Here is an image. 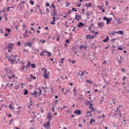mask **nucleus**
<instances>
[{"label": "nucleus", "instance_id": "nucleus-1", "mask_svg": "<svg viewBox=\"0 0 129 129\" xmlns=\"http://www.w3.org/2000/svg\"><path fill=\"white\" fill-rule=\"evenodd\" d=\"M9 44L8 45H6L5 49H13L14 48V43H8Z\"/></svg>", "mask_w": 129, "mask_h": 129}, {"label": "nucleus", "instance_id": "nucleus-2", "mask_svg": "<svg viewBox=\"0 0 129 129\" xmlns=\"http://www.w3.org/2000/svg\"><path fill=\"white\" fill-rule=\"evenodd\" d=\"M51 124H50V121H48L46 123H43V126L44 128L49 129V126H50Z\"/></svg>", "mask_w": 129, "mask_h": 129}, {"label": "nucleus", "instance_id": "nucleus-3", "mask_svg": "<svg viewBox=\"0 0 129 129\" xmlns=\"http://www.w3.org/2000/svg\"><path fill=\"white\" fill-rule=\"evenodd\" d=\"M120 59H117V58H116V60L117 61V63L118 64H121V63H123L124 62H125V61L124 60V59H123V57H122V56H120Z\"/></svg>", "mask_w": 129, "mask_h": 129}, {"label": "nucleus", "instance_id": "nucleus-4", "mask_svg": "<svg viewBox=\"0 0 129 129\" xmlns=\"http://www.w3.org/2000/svg\"><path fill=\"white\" fill-rule=\"evenodd\" d=\"M86 38L87 40H92L94 39V36L91 34H88L86 36Z\"/></svg>", "mask_w": 129, "mask_h": 129}, {"label": "nucleus", "instance_id": "nucleus-5", "mask_svg": "<svg viewBox=\"0 0 129 129\" xmlns=\"http://www.w3.org/2000/svg\"><path fill=\"white\" fill-rule=\"evenodd\" d=\"M43 77L44 78H45V79H49V75L47 74V70H45L44 71V74L43 75Z\"/></svg>", "mask_w": 129, "mask_h": 129}, {"label": "nucleus", "instance_id": "nucleus-6", "mask_svg": "<svg viewBox=\"0 0 129 129\" xmlns=\"http://www.w3.org/2000/svg\"><path fill=\"white\" fill-rule=\"evenodd\" d=\"M98 27L99 29H102V27H104V22H98Z\"/></svg>", "mask_w": 129, "mask_h": 129}, {"label": "nucleus", "instance_id": "nucleus-7", "mask_svg": "<svg viewBox=\"0 0 129 129\" xmlns=\"http://www.w3.org/2000/svg\"><path fill=\"white\" fill-rule=\"evenodd\" d=\"M74 113V114H77V115H80L81 114V110L79 109L75 110Z\"/></svg>", "mask_w": 129, "mask_h": 129}, {"label": "nucleus", "instance_id": "nucleus-8", "mask_svg": "<svg viewBox=\"0 0 129 129\" xmlns=\"http://www.w3.org/2000/svg\"><path fill=\"white\" fill-rule=\"evenodd\" d=\"M46 118L48 119V121H51V120H52V116L51 115V113H50V112L48 113Z\"/></svg>", "mask_w": 129, "mask_h": 129}, {"label": "nucleus", "instance_id": "nucleus-9", "mask_svg": "<svg viewBox=\"0 0 129 129\" xmlns=\"http://www.w3.org/2000/svg\"><path fill=\"white\" fill-rule=\"evenodd\" d=\"M27 46H28V47H32V46H33V43L30 41H28L25 44V47H27Z\"/></svg>", "mask_w": 129, "mask_h": 129}, {"label": "nucleus", "instance_id": "nucleus-10", "mask_svg": "<svg viewBox=\"0 0 129 129\" xmlns=\"http://www.w3.org/2000/svg\"><path fill=\"white\" fill-rule=\"evenodd\" d=\"M53 13H50V16H52V17H58V13L56 12V11H52Z\"/></svg>", "mask_w": 129, "mask_h": 129}, {"label": "nucleus", "instance_id": "nucleus-11", "mask_svg": "<svg viewBox=\"0 0 129 129\" xmlns=\"http://www.w3.org/2000/svg\"><path fill=\"white\" fill-rule=\"evenodd\" d=\"M53 21L50 22V25H56V23L55 22H56V17H52Z\"/></svg>", "mask_w": 129, "mask_h": 129}, {"label": "nucleus", "instance_id": "nucleus-12", "mask_svg": "<svg viewBox=\"0 0 129 129\" xmlns=\"http://www.w3.org/2000/svg\"><path fill=\"white\" fill-rule=\"evenodd\" d=\"M81 18H82V17H81V15H76V17L75 18V20H77V21H80V19H81Z\"/></svg>", "mask_w": 129, "mask_h": 129}, {"label": "nucleus", "instance_id": "nucleus-13", "mask_svg": "<svg viewBox=\"0 0 129 129\" xmlns=\"http://www.w3.org/2000/svg\"><path fill=\"white\" fill-rule=\"evenodd\" d=\"M115 20L118 22V24H121V22H122V18H119L117 19L116 18H115Z\"/></svg>", "mask_w": 129, "mask_h": 129}, {"label": "nucleus", "instance_id": "nucleus-14", "mask_svg": "<svg viewBox=\"0 0 129 129\" xmlns=\"http://www.w3.org/2000/svg\"><path fill=\"white\" fill-rule=\"evenodd\" d=\"M84 48V50H87V45H81L79 47V49L80 50L83 49Z\"/></svg>", "mask_w": 129, "mask_h": 129}, {"label": "nucleus", "instance_id": "nucleus-15", "mask_svg": "<svg viewBox=\"0 0 129 129\" xmlns=\"http://www.w3.org/2000/svg\"><path fill=\"white\" fill-rule=\"evenodd\" d=\"M107 41H109V37H108V36H106V39L103 40L102 42H103V43H106V42H107Z\"/></svg>", "mask_w": 129, "mask_h": 129}, {"label": "nucleus", "instance_id": "nucleus-16", "mask_svg": "<svg viewBox=\"0 0 129 129\" xmlns=\"http://www.w3.org/2000/svg\"><path fill=\"white\" fill-rule=\"evenodd\" d=\"M78 27H79V28H81L82 27H84V23H83L82 22H79Z\"/></svg>", "mask_w": 129, "mask_h": 129}, {"label": "nucleus", "instance_id": "nucleus-17", "mask_svg": "<svg viewBox=\"0 0 129 129\" xmlns=\"http://www.w3.org/2000/svg\"><path fill=\"white\" fill-rule=\"evenodd\" d=\"M111 21H112V18L110 17V18H107V19L106 20V24H109V23H110V22H111Z\"/></svg>", "mask_w": 129, "mask_h": 129}, {"label": "nucleus", "instance_id": "nucleus-18", "mask_svg": "<svg viewBox=\"0 0 129 129\" xmlns=\"http://www.w3.org/2000/svg\"><path fill=\"white\" fill-rule=\"evenodd\" d=\"M92 3H89L88 4H85V7L87 8H91L92 7Z\"/></svg>", "mask_w": 129, "mask_h": 129}, {"label": "nucleus", "instance_id": "nucleus-19", "mask_svg": "<svg viewBox=\"0 0 129 129\" xmlns=\"http://www.w3.org/2000/svg\"><path fill=\"white\" fill-rule=\"evenodd\" d=\"M116 34H119V35H123V31L118 30L116 31Z\"/></svg>", "mask_w": 129, "mask_h": 129}, {"label": "nucleus", "instance_id": "nucleus-20", "mask_svg": "<svg viewBox=\"0 0 129 129\" xmlns=\"http://www.w3.org/2000/svg\"><path fill=\"white\" fill-rule=\"evenodd\" d=\"M31 64L32 63H31V62L29 61L28 60L25 68H30V66H31Z\"/></svg>", "mask_w": 129, "mask_h": 129}, {"label": "nucleus", "instance_id": "nucleus-21", "mask_svg": "<svg viewBox=\"0 0 129 129\" xmlns=\"http://www.w3.org/2000/svg\"><path fill=\"white\" fill-rule=\"evenodd\" d=\"M30 78L31 79H33V80H36V79H37V78L33 76V75L32 74L30 75Z\"/></svg>", "mask_w": 129, "mask_h": 129}, {"label": "nucleus", "instance_id": "nucleus-22", "mask_svg": "<svg viewBox=\"0 0 129 129\" xmlns=\"http://www.w3.org/2000/svg\"><path fill=\"white\" fill-rule=\"evenodd\" d=\"M15 61H16V59H13L12 58H11L10 62L11 63V65L15 64Z\"/></svg>", "mask_w": 129, "mask_h": 129}, {"label": "nucleus", "instance_id": "nucleus-23", "mask_svg": "<svg viewBox=\"0 0 129 129\" xmlns=\"http://www.w3.org/2000/svg\"><path fill=\"white\" fill-rule=\"evenodd\" d=\"M85 104L86 105H88V104H90V102L88 101V100H86L85 101Z\"/></svg>", "mask_w": 129, "mask_h": 129}, {"label": "nucleus", "instance_id": "nucleus-24", "mask_svg": "<svg viewBox=\"0 0 129 129\" xmlns=\"http://www.w3.org/2000/svg\"><path fill=\"white\" fill-rule=\"evenodd\" d=\"M9 108H10V109H11V110H13V109H15V108L13 107V106L11 104L9 105Z\"/></svg>", "mask_w": 129, "mask_h": 129}, {"label": "nucleus", "instance_id": "nucleus-25", "mask_svg": "<svg viewBox=\"0 0 129 129\" xmlns=\"http://www.w3.org/2000/svg\"><path fill=\"white\" fill-rule=\"evenodd\" d=\"M29 93V91H28V90L25 89L24 90V93L23 94L24 95H27Z\"/></svg>", "mask_w": 129, "mask_h": 129}, {"label": "nucleus", "instance_id": "nucleus-26", "mask_svg": "<svg viewBox=\"0 0 129 129\" xmlns=\"http://www.w3.org/2000/svg\"><path fill=\"white\" fill-rule=\"evenodd\" d=\"M37 66H36V64L35 63H31V68H33V69H34V68H36Z\"/></svg>", "mask_w": 129, "mask_h": 129}, {"label": "nucleus", "instance_id": "nucleus-27", "mask_svg": "<svg viewBox=\"0 0 129 129\" xmlns=\"http://www.w3.org/2000/svg\"><path fill=\"white\" fill-rule=\"evenodd\" d=\"M38 93H37V91H34V92L33 93V92H31L30 93V94H31V95H34V94H37Z\"/></svg>", "mask_w": 129, "mask_h": 129}, {"label": "nucleus", "instance_id": "nucleus-28", "mask_svg": "<svg viewBox=\"0 0 129 129\" xmlns=\"http://www.w3.org/2000/svg\"><path fill=\"white\" fill-rule=\"evenodd\" d=\"M92 122H95V119L92 118L90 121V124H92Z\"/></svg>", "mask_w": 129, "mask_h": 129}, {"label": "nucleus", "instance_id": "nucleus-29", "mask_svg": "<svg viewBox=\"0 0 129 129\" xmlns=\"http://www.w3.org/2000/svg\"><path fill=\"white\" fill-rule=\"evenodd\" d=\"M77 49V46H76V45H75L72 47L73 51H76Z\"/></svg>", "mask_w": 129, "mask_h": 129}, {"label": "nucleus", "instance_id": "nucleus-30", "mask_svg": "<svg viewBox=\"0 0 129 129\" xmlns=\"http://www.w3.org/2000/svg\"><path fill=\"white\" fill-rule=\"evenodd\" d=\"M86 82H87V83H91V84H93V82L91 81L90 80H86Z\"/></svg>", "mask_w": 129, "mask_h": 129}, {"label": "nucleus", "instance_id": "nucleus-31", "mask_svg": "<svg viewBox=\"0 0 129 129\" xmlns=\"http://www.w3.org/2000/svg\"><path fill=\"white\" fill-rule=\"evenodd\" d=\"M5 72L6 74V75L8 74V73L9 72V69H8V68H5Z\"/></svg>", "mask_w": 129, "mask_h": 129}, {"label": "nucleus", "instance_id": "nucleus-32", "mask_svg": "<svg viewBox=\"0 0 129 129\" xmlns=\"http://www.w3.org/2000/svg\"><path fill=\"white\" fill-rule=\"evenodd\" d=\"M64 59H65V57L61 58V61H59V63H61V64H63V63H64Z\"/></svg>", "mask_w": 129, "mask_h": 129}, {"label": "nucleus", "instance_id": "nucleus-33", "mask_svg": "<svg viewBox=\"0 0 129 129\" xmlns=\"http://www.w3.org/2000/svg\"><path fill=\"white\" fill-rule=\"evenodd\" d=\"M29 37V34L27 33H25V34L23 35L24 38H28Z\"/></svg>", "mask_w": 129, "mask_h": 129}, {"label": "nucleus", "instance_id": "nucleus-34", "mask_svg": "<svg viewBox=\"0 0 129 129\" xmlns=\"http://www.w3.org/2000/svg\"><path fill=\"white\" fill-rule=\"evenodd\" d=\"M6 31H7V32H8V34H10V33H11V29H10V28H7V29H6Z\"/></svg>", "mask_w": 129, "mask_h": 129}, {"label": "nucleus", "instance_id": "nucleus-35", "mask_svg": "<svg viewBox=\"0 0 129 129\" xmlns=\"http://www.w3.org/2000/svg\"><path fill=\"white\" fill-rule=\"evenodd\" d=\"M115 34H116V31H111V34L112 36H114L115 35Z\"/></svg>", "mask_w": 129, "mask_h": 129}, {"label": "nucleus", "instance_id": "nucleus-36", "mask_svg": "<svg viewBox=\"0 0 129 129\" xmlns=\"http://www.w3.org/2000/svg\"><path fill=\"white\" fill-rule=\"evenodd\" d=\"M46 53L47 54H47V56H48V57H50V56H51V53L50 52V51H47V52H46Z\"/></svg>", "mask_w": 129, "mask_h": 129}, {"label": "nucleus", "instance_id": "nucleus-37", "mask_svg": "<svg viewBox=\"0 0 129 129\" xmlns=\"http://www.w3.org/2000/svg\"><path fill=\"white\" fill-rule=\"evenodd\" d=\"M98 9H99L100 11H101L102 9H103V8H103V6H100L98 5Z\"/></svg>", "mask_w": 129, "mask_h": 129}, {"label": "nucleus", "instance_id": "nucleus-38", "mask_svg": "<svg viewBox=\"0 0 129 129\" xmlns=\"http://www.w3.org/2000/svg\"><path fill=\"white\" fill-rule=\"evenodd\" d=\"M26 68V66L25 65H23V67L21 68V72H23L24 71V69Z\"/></svg>", "mask_w": 129, "mask_h": 129}, {"label": "nucleus", "instance_id": "nucleus-39", "mask_svg": "<svg viewBox=\"0 0 129 129\" xmlns=\"http://www.w3.org/2000/svg\"><path fill=\"white\" fill-rule=\"evenodd\" d=\"M118 50H119V51H122V50H123V48H122V47L119 46V47L117 48Z\"/></svg>", "mask_w": 129, "mask_h": 129}, {"label": "nucleus", "instance_id": "nucleus-40", "mask_svg": "<svg viewBox=\"0 0 129 129\" xmlns=\"http://www.w3.org/2000/svg\"><path fill=\"white\" fill-rule=\"evenodd\" d=\"M9 85H10V83L7 84L5 85V87H4V89H6V88H7V87H8V86H9Z\"/></svg>", "mask_w": 129, "mask_h": 129}, {"label": "nucleus", "instance_id": "nucleus-41", "mask_svg": "<svg viewBox=\"0 0 129 129\" xmlns=\"http://www.w3.org/2000/svg\"><path fill=\"white\" fill-rule=\"evenodd\" d=\"M89 104H90V106L89 108H92L93 107L92 106H93V104H92V103H90Z\"/></svg>", "mask_w": 129, "mask_h": 129}, {"label": "nucleus", "instance_id": "nucleus-42", "mask_svg": "<svg viewBox=\"0 0 129 129\" xmlns=\"http://www.w3.org/2000/svg\"><path fill=\"white\" fill-rule=\"evenodd\" d=\"M90 15V13H89V11H88L86 13V15L87 16V17H89Z\"/></svg>", "mask_w": 129, "mask_h": 129}, {"label": "nucleus", "instance_id": "nucleus-43", "mask_svg": "<svg viewBox=\"0 0 129 129\" xmlns=\"http://www.w3.org/2000/svg\"><path fill=\"white\" fill-rule=\"evenodd\" d=\"M84 73H85V72H82L81 74H79V76H84Z\"/></svg>", "mask_w": 129, "mask_h": 129}, {"label": "nucleus", "instance_id": "nucleus-44", "mask_svg": "<svg viewBox=\"0 0 129 129\" xmlns=\"http://www.w3.org/2000/svg\"><path fill=\"white\" fill-rule=\"evenodd\" d=\"M9 73H12V70H10L9 71H8L7 74H6L7 76H9Z\"/></svg>", "mask_w": 129, "mask_h": 129}, {"label": "nucleus", "instance_id": "nucleus-45", "mask_svg": "<svg viewBox=\"0 0 129 129\" xmlns=\"http://www.w3.org/2000/svg\"><path fill=\"white\" fill-rule=\"evenodd\" d=\"M52 8L53 9V10H52V12L56 11V7H55V5L52 6Z\"/></svg>", "mask_w": 129, "mask_h": 129}, {"label": "nucleus", "instance_id": "nucleus-46", "mask_svg": "<svg viewBox=\"0 0 129 129\" xmlns=\"http://www.w3.org/2000/svg\"><path fill=\"white\" fill-rule=\"evenodd\" d=\"M24 4H25V1H22L20 4H19V6H21V5H24Z\"/></svg>", "mask_w": 129, "mask_h": 129}, {"label": "nucleus", "instance_id": "nucleus-47", "mask_svg": "<svg viewBox=\"0 0 129 129\" xmlns=\"http://www.w3.org/2000/svg\"><path fill=\"white\" fill-rule=\"evenodd\" d=\"M73 12H77V9H75V8L73 7L72 9Z\"/></svg>", "mask_w": 129, "mask_h": 129}, {"label": "nucleus", "instance_id": "nucleus-48", "mask_svg": "<svg viewBox=\"0 0 129 129\" xmlns=\"http://www.w3.org/2000/svg\"><path fill=\"white\" fill-rule=\"evenodd\" d=\"M98 34V32H95L93 35H94L95 37H96V35Z\"/></svg>", "mask_w": 129, "mask_h": 129}, {"label": "nucleus", "instance_id": "nucleus-49", "mask_svg": "<svg viewBox=\"0 0 129 129\" xmlns=\"http://www.w3.org/2000/svg\"><path fill=\"white\" fill-rule=\"evenodd\" d=\"M46 13H47V14H49V13H50V9L46 8Z\"/></svg>", "mask_w": 129, "mask_h": 129}, {"label": "nucleus", "instance_id": "nucleus-50", "mask_svg": "<svg viewBox=\"0 0 129 129\" xmlns=\"http://www.w3.org/2000/svg\"><path fill=\"white\" fill-rule=\"evenodd\" d=\"M71 13V10H70L67 13H66V15H67V16H70Z\"/></svg>", "mask_w": 129, "mask_h": 129}, {"label": "nucleus", "instance_id": "nucleus-51", "mask_svg": "<svg viewBox=\"0 0 129 129\" xmlns=\"http://www.w3.org/2000/svg\"><path fill=\"white\" fill-rule=\"evenodd\" d=\"M43 89V91L45 92V93H46V92H47V90H45V87H43V86L41 88V89Z\"/></svg>", "mask_w": 129, "mask_h": 129}, {"label": "nucleus", "instance_id": "nucleus-52", "mask_svg": "<svg viewBox=\"0 0 129 129\" xmlns=\"http://www.w3.org/2000/svg\"><path fill=\"white\" fill-rule=\"evenodd\" d=\"M91 111H95V110H96V109H95L94 107H92L91 108Z\"/></svg>", "mask_w": 129, "mask_h": 129}, {"label": "nucleus", "instance_id": "nucleus-53", "mask_svg": "<svg viewBox=\"0 0 129 129\" xmlns=\"http://www.w3.org/2000/svg\"><path fill=\"white\" fill-rule=\"evenodd\" d=\"M29 2L32 6H34V1L30 0Z\"/></svg>", "mask_w": 129, "mask_h": 129}, {"label": "nucleus", "instance_id": "nucleus-54", "mask_svg": "<svg viewBox=\"0 0 129 129\" xmlns=\"http://www.w3.org/2000/svg\"><path fill=\"white\" fill-rule=\"evenodd\" d=\"M40 56H45V54H44V52H42L40 53Z\"/></svg>", "mask_w": 129, "mask_h": 129}, {"label": "nucleus", "instance_id": "nucleus-55", "mask_svg": "<svg viewBox=\"0 0 129 129\" xmlns=\"http://www.w3.org/2000/svg\"><path fill=\"white\" fill-rule=\"evenodd\" d=\"M66 44H69L70 43L69 39H66Z\"/></svg>", "mask_w": 129, "mask_h": 129}, {"label": "nucleus", "instance_id": "nucleus-56", "mask_svg": "<svg viewBox=\"0 0 129 129\" xmlns=\"http://www.w3.org/2000/svg\"><path fill=\"white\" fill-rule=\"evenodd\" d=\"M23 52H24V53H25V52H29V50L24 48L23 49Z\"/></svg>", "mask_w": 129, "mask_h": 129}, {"label": "nucleus", "instance_id": "nucleus-57", "mask_svg": "<svg viewBox=\"0 0 129 129\" xmlns=\"http://www.w3.org/2000/svg\"><path fill=\"white\" fill-rule=\"evenodd\" d=\"M121 70L122 73H124V72H125V69L122 68L121 69Z\"/></svg>", "mask_w": 129, "mask_h": 129}, {"label": "nucleus", "instance_id": "nucleus-58", "mask_svg": "<svg viewBox=\"0 0 129 129\" xmlns=\"http://www.w3.org/2000/svg\"><path fill=\"white\" fill-rule=\"evenodd\" d=\"M108 18H107V17H104L103 18V20H104V21H107V20Z\"/></svg>", "mask_w": 129, "mask_h": 129}, {"label": "nucleus", "instance_id": "nucleus-59", "mask_svg": "<svg viewBox=\"0 0 129 129\" xmlns=\"http://www.w3.org/2000/svg\"><path fill=\"white\" fill-rule=\"evenodd\" d=\"M60 40V36L58 35L57 38H56V41L58 42Z\"/></svg>", "mask_w": 129, "mask_h": 129}, {"label": "nucleus", "instance_id": "nucleus-60", "mask_svg": "<svg viewBox=\"0 0 129 129\" xmlns=\"http://www.w3.org/2000/svg\"><path fill=\"white\" fill-rule=\"evenodd\" d=\"M45 7H50V4L48 2H46V4L45 5Z\"/></svg>", "mask_w": 129, "mask_h": 129}, {"label": "nucleus", "instance_id": "nucleus-61", "mask_svg": "<svg viewBox=\"0 0 129 129\" xmlns=\"http://www.w3.org/2000/svg\"><path fill=\"white\" fill-rule=\"evenodd\" d=\"M6 11H7V7H5V9H3V10L2 11V12L5 13Z\"/></svg>", "mask_w": 129, "mask_h": 129}, {"label": "nucleus", "instance_id": "nucleus-62", "mask_svg": "<svg viewBox=\"0 0 129 129\" xmlns=\"http://www.w3.org/2000/svg\"><path fill=\"white\" fill-rule=\"evenodd\" d=\"M69 6H70V3H66V7H69Z\"/></svg>", "mask_w": 129, "mask_h": 129}, {"label": "nucleus", "instance_id": "nucleus-63", "mask_svg": "<svg viewBox=\"0 0 129 129\" xmlns=\"http://www.w3.org/2000/svg\"><path fill=\"white\" fill-rule=\"evenodd\" d=\"M110 47V44H108L107 46L105 47V49H108Z\"/></svg>", "mask_w": 129, "mask_h": 129}, {"label": "nucleus", "instance_id": "nucleus-64", "mask_svg": "<svg viewBox=\"0 0 129 129\" xmlns=\"http://www.w3.org/2000/svg\"><path fill=\"white\" fill-rule=\"evenodd\" d=\"M11 9V7H8L7 8V12H9L10 11V9Z\"/></svg>", "mask_w": 129, "mask_h": 129}]
</instances>
